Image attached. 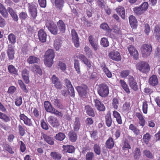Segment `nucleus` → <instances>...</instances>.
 I'll return each instance as SVG.
<instances>
[{
  "mask_svg": "<svg viewBox=\"0 0 160 160\" xmlns=\"http://www.w3.org/2000/svg\"><path fill=\"white\" fill-rule=\"evenodd\" d=\"M32 70L33 72L35 73H38L39 74L41 75L42 73V70L40 67L37 65H34L32 67Z\"/></svg>",
  "mask_w": 160,
  "mask_h": 160,
  "instance_id": "a18cd8bd",
  "label": "nucleus"
},
{
  "mask_svg": "<svg viewBox=\"0 0 160 160\" xmlns=\"http://www.w3.org/2000/svg\"><path fill=\"white\" fill-rule=\"evenodd\" d=\"M130 71L129 70H123L121 72L120 75L122 78H125L130 74Z\"/></svg>",
  "mask_w": 160,
  "mask_h": 160,
  "instance_id": "774afa93",
  "label": "nucleus"
},
{
  "mask_svg": "<svg viewBox=\"0 0 160 160\" xmlns=\"http://www.w3.org/2000/svg\"><path fill=\"white\" fill-rule=\"evenodd\" d=\"M152 50V48L151 45L144 44L141 48V52L143 57H147L149 56Z\"/></svg>",
  "mask_w": 160,
  "mask_h": 160,
  "instance_id": "20e7f679",
  "label": "nucleus"
},
{
  "mask_svg": "<svg viewBox=\"0 0 160 160\" xmlns=\"http://www.w3.org/2000/svg\"><path fill=\"white\" fill-rule=\"evenodd\" d=\"M85 110L87 114L89 116L92 117L95 116L94 111L93 109L89 106L87 105L85 107Z\"/></svg>",
  "mask_w": 160,
  "mask_h": 160,
  "instance_id": "e433bc0d",
  "label": "nucleus"
},
{
  "mask_svg": "<svg viewBox=\"0 0 160 160\" xmlns=\"http://www.w3.org/2000/svg\"><path fill=\"white\" fill-rule=\"evenodd\" d=\"M128 49L131 56H132L136 59L138 58V52L134 46L131 45H129L128 47Z\"/></svg>",
  "mask_w": 160,
  "mask_h": 160,
  "instance_id": "9b49d317",
  "label": "nucleus"
},
{
  "mask_svg": "<svg viewBox=\"0 0 160 160\" xmlns=\"http://www.w3.org/2000/svg\"><path fill=\"white\" fill-rule=\"evenodd\" d=\"M62 148L64 150H67L69 153H72L75 150L74 147L72 145H63Z\"/></svg>",
  "mask_w": 160,
  "mask_h": 160,
  "instance_id": "c03bdc74",
  "label": "nucleus"
},
{
  "mask_svg": "<svg viewBox=\"0 0 160 160\" xmlns=\"http://www.w3.org/2000/svg\"><path fill=\"white\" fill-rule=\"evenodd\" d=\"M105 122L107 126L108 127H110L112 123V120L110 113H108L105 116Z\"/></svg>",
  "mask_w": 160,
  "mask_h": 160,
  "instance_id": "58836bf2",
  "label": "nucleus"
},
{
  "mask_svg": "<svg viewBox=\"0 0 160 160\" xmlns=\"http://www.w3.org/2000/svg\"><path fill=\"white\" fill-rule=\"evenodd\" d=\"M48 120V122L53 127L56 128L59 125L58 119L53 116H51L49 117Z\"/></svg>",
  "mask_w": 160,
  "mask_h": 160,
  "instance_id": "ddd939ff",
  "label": "nucleus"
},
{
  "mask_svg": "<svg viewBox=\"0 0 160 160\" xmlns=\"http://www.w3.org/2000/svg\"><path fill=\"white\" fill-rule=\"evenodd\" d=\"M42 138L48 144L52 145L54 144V141L53 138L47 135L43 134L42 135Z\"/></svg>",
  "mask_w": 160,
  "mask_h": 160,
  "instance_id": "c85d7f7f",
  "label": "nucleus"
},
{
  "mask_svg": "<svg viewBox=\"0 0 160 160\" xmlns=\"http://www.w3.org/2000/svg\"><path fill=\"white\" fill-rule=\"evenodd\" d=\"M128 82L131 88L134 91H136L138 89V86L136 80L132 76H129L128 78Z\"/></svg>",
  "mask_w": 160,
  "mask_h": 160,
  "instance_id": "6e6552de",
  "label": "nucleus"
},
{
  "mask_svg": "<svg viewBox=\"0 0 160 160\" xmlns=\"http://www.w3.org/2000/svg\"><path fill=\"white\" fill-rule=\"evenodd\" d=\"M22 74L25 82L27 84L29 82L28 71L26 69H24L22 72Z\"/></svg>",
  "mask_w": 160,
  "mask_h": 160,
  "instance_id": "5701e85b",
  "label": "nucleus"
},
{
  "mask_svg": "<svg viewBox=\"0 0 160 160\" xmlns=\"http://www.w3.org/2000/svg\"><path fill=\"white\" fill-rule=\"evenodd\" d=\"M58 68L62 71L64 72L67 68V66L65 63L60 61L58 63Z\"/></svg>",
  "mask_w": 160,
  "mask_h": 160,
  "instance_id": "864d4df0",
  "label": "nucleus"
},
{
  "mask_svg": "<svg viewBox=\"0 0 160 160\" xmlns=\"http://www.w3.org/2000/svg\"><path fill=\"white\" fill-rule=\"evenodd\" d=\"M129 129L133 132L136 135H138L140 133V130L133 124H131L129 126Z\"/></svg>",
  "mask_w": 160,
  "mask_h": 160,
  "instance_id": "a19ab883",
  "label": "nucleus"
},
{
  "mask_svg": "<svg viewBox=\"0 0 160 160\" xmlns=\"http://www.w3.org/2000/svg\"><path fill=\"white\" fill-rule=\"evenodd\" d=\"M134 157L135 159L138 158L141 155V152L140 149L138 148H136L133 152Z\"/></svg>",
  "mask_w": 160,
  "mask_h": 160,
  "instance_id": "13d9d810",
  "label": "nucleus"
},
{
  "mask_svg": "<svg viewBox=\"0 0 160 160\" xmlns=\"http://www.w3.org/2000/svg\"><path fill=\"white\" fill-rule=\"evenodd\" d=\"M52 80L53 83L54 84L55 87L58 89L61 88L62 85L58 78L55 75H53L52 78Z\"/></svg>",
  "mask_w": 160,
  "mask_h": 160,
  "instance_id": "f3484780",
  "label": "nucleus"
},
{
  "mask_svg": "<svg viewBox=\"0 0 160 160\" xmlns=\"http://www.w3.org/2000/svg\"><path fill=\"white\" fill-rule=\"evenodd\" d=\"M119 82L122 88L128 94L130 93L128 87L125 81L122 80H120Z\"/></svg>",
  "mask_w": 160,
  "mask_h": 160,
  "instance_id": "cd10ccee",
  "label": "nucleus"
},
{
  "mask_svg": "<svg viewBox=\"0 0 160 160\" xmlns=\"http://www.w3.org/2000/svg\"><path fill=\"white\" fill-rule=\"evenodd\" d=\"M41 125L42 128L46 130L48 129V124L45 122L44 120H42L41 122Z\"/></svg>",
  "mask_w": 160,
  "mask_h": 160,
  "instance_id": "338daca9",
  "label": "nucleus"
},
{
  "mask_svg": "<svg viewBox=\"0 0 160 160\" xmlns=\"http://www.w3.org/2000/svg\"><path fill=\"white\" fill-rule=\"evenodd\" d=\"M51 113L55 114V115L60 117H62L63 114L61 112H59L58 111L56 110L55 108H53L52 110V112H51Z\"/></svg>",
  "mask_w": 160,
  "mask_h": 160,
  "instance_id": "69168bd1",
  "label": "nucleus"
},
{
  "mask_svg": "<svg viewBox=\"0 0 160 160\" xmlns=\"http://www.w3.org/2000/svg\"><path fill=\"white\" fill-rule=\"evenodd\" d=\"M153 33L155 35V38L160 42V25L156 26L153 30Z\"/></svg>",
  "mask_w": 160,
  "mask_h": 160,
  "instance_id": "b1692460",
  "label": "nucleus"
},
{
  "mask_svg": "<svg viewBox=\"0 0 160 160\" xmlns=\"http://www.w3.org/2000/svg\"><path fill=\"white\" fill-rule=\"evenodd\" d=\"M95 153L98 155H100L101 153L100 146L98 144H95L93 147Z\"/></svg>",
  "mask_w": 160,
  "mask_h": 160,
  "instance_id": "603ef678",
  "label": "nucleus"
},
{
  "mask_svg": "<svg viewBox=\"0 0 160 160\" xmlns=\"http://www.w3.org/2000/svg\"><path fill=\"white\" fill-rule=\"evenodd\" d=\"M7 9L13 20L15 21H17L18 20V16L13 9L10 7L8 8Z\"/></svg>",
  "mask_w": 160,
  "mask_h": 160,
  "instance_id": "2f4dec72",
  "label": "nucleus"
},
{
  "mask_svg": "<svg viewBox=\"0 0 160 160\" xmlns=\"http://www.w3.org/2000/svg\"><path fill=\"white\" fill-rule=\"evenodd\" d=\"M113 116L116 119L117 122L119 124H122V122L120 113L115 110L113 111Z\"/></svg>",
  "mask_w": 160,
  "mask_h": 160,
  "instance_id": "c756f323",
  "label": "nucleus"
},
{
  "mask_svg": "<svg viewBox=\"0 0 160 160\" xmlns=\"http://www.w3.org/2000/svg\"><path fill=\"white\" fill-rule=\"evenodd\" d=\"M8 70L10 73L14 74H17V69L12 65H9L8 68Z\"/></svg>",
  "mask_w": 160,
  "mask_h": 160,
  "instance_id": "8fccbe9b",
  "label": "nucleus"
},
{
  "mask_svg": "<svg viewBox=\"0 0 160 160\" xmlns=\"http://www.w3.org/2000/svg\"><path fill=\"white\" fill-rule=\"evenodd\" d=\"M139 7L141 9H142L144 12H145L147 10L148 8V2H144Z\"/></svg>",
  "mask_w": 160,
  "mask_h": 160,
  "instance_id": "0e129e2a",
  "label": "nucleus"
},
{
  "mask_svg": "<svg viewBox=\"0 0 160 160\" xmlns=\"http://www.w3.org/2000/svg\"><path fill=\"white\" fill-rule=\"evenodd\" d=\"M81 126V122L80 119L78 117L75 118V120L73 125V129L75 131H78Z\"/></svg>",
  "mask_w": 160,
  "mask_h": 160,
  "instance_id": "412c9836",
  "label": "nucleus"
},
{
  "mask_svg": "<svg viewBox=\"0 0 160 160\" xmlns=\"http://www.w3.org/2000/svg\"><path fill=\"white\" fill-rule=\"evenodd\" d=\"M7 53L8 58L10 59H13L14 58V51L13 47L12 46H10L7 50Z\"/></svg>",
  "mask_w": 160,
  "mask_h": 160,
  "instance_id": "4be33fe9",
  "label": "nucleus"
},
{
  "mask_svg": "<svg viewBox=\"0 0 160 160\" xmlns=\"http://www.w3.org/2000/svg\"><path fill=\"white\" fill-rule=\"evenodd\" d=\"M68 136L70 140L72 142H75L77 139V135L76 133L72 131L69 132Z\"/></svg>",
  "mask_w": 160,
  "mask_h": 160,
  "instance_id": "4c0bfd02",
  "label": "nucleus"
},
{
  "mask_svg": "<svg viewBox=\"0 0 160 160\" xmlns=\"http://www.w3.org/2000/svg\"><path fill=\"white\" fill-rule=\"evenodd\" d=\"M149 84L152 86H155L157 85L158 80L157 77L155 75H153L151 77L149 80Z\"/></svg>",
  "mask_w": 160,
  "mask_h": 160,
  "instance_id": "393cba45",
  "label": "nucleus"
},
{
  "mask_svg": "<svg viewBox=\"0 0 160 160\" xmlns=\"http://www.w3.org/2000/svg\"><path fill=\"white\" fill-rule=\"evenodd\" d=\"M74 68L77 73L79 75L81 74V69L79 61L77 59L74 60Z\"/></svg>",
  "mask_w": 160,
  "mask_h": 160,
  "instance_id": "72a5a7b5",
  "label": "nucleus"
},
{
  "mask_svg": "<svg viewBox=\"0 0 160 160\" xmlns=\"http://www.w3.org/2000/svg\"><path fill=\"white\" fill-rule=\"evenodd\" d=\"M28 5L29 10L32 18L34 19L37 16V8L38 6V5L37 3H29Z\"/></svg>",
  "mask_w": 160,
  "mask_h": 160,
  "instance_id": "39448f33",
  "label": "nucleus"
},
{
  "mask_svg": "<svg viewBox=\"0 0 160 160\" xmlns=\"http://www.w3.org/2000/svg\"><path fill=\"white\" fill-rule=\"evenodd\" d=\"M57 28L61 33H63L65 32L66 25L62 20H60L57 22Z\"/></svg>",
  "mask_w": 160,
  "mask_h": 160,
  "instance_id": "a211bd4d",
  "label": "nucleus"
},
{
  "mask_svg": "<svg viewBox=\"0 0 160 160\" xmlns=\"http://www.w3.org/2000/svg\"><path fill=\"white\" fill-rule=\"evenodd\" d=\"M98 92L99 95L101 97H106L109 93L108 87L105 84H100L98 86Z\"/></svg>",
  "mask_w": 160,
  "mask_h": 160,
  "instance_id": "7ed1b4c3",
  "label": "nucleus"
},
{
  "mask_svg": "<svg viewBox=\"0 0 160 160\" xmlns=\"http://www.w3.org/2000/svg\"><path fill=\"white\" fill-rule=\"evenodd\" d=\"M21 120H23L24 123L28 126H31L32 125V123L31 119L28 118L23 114H21L19 115Z\"/></svg>",
  "mask_w": 160,
  "mask_h": 160,
  "instance_id": "4468645a",
  "label": "nucleus"
},
{
  "mask_svg": "<svg viewBox=\"0 0 160 160\" xmlns=\"http://www.w3.org/2000/svg\"><path fill=\"white\" fill-rule=\"evenodd\" d=\"M136 69L143 73H147L150 70V67L148 63L144 61H140L136 65Z\"/></svg>",
  "mask_w": 160,
  "mask_h": 160,
  "instance_id": "f03ea898",
  "label": "nucleus"
},
{
  "mask_svg": "<svg viewBox=\"0 0 160 160\" xmlns=\"http://www.w3.org/2000/svg\"><path fill=\"white\" fill-rule=\"evenodd\" d=\"M100 27L108 32H110L111 31V30L109 28L108 25L106 23H102L100 25Z\"/></svg>",
  "mask_w": 160,
  "mask_h": 160,
  "instance_id": "bf43d9fd",
  "label": "nucleus"
},
{
  "mask_svg": "<svg viewBox=\"0 0 160 160\" xmlns=\"http://www.w3.org/2000/svg\"><path fill=\"white\" fill-rule=\"evenodd\" d=\"M54 56V51L52 49H48L46 52L44 57V61L47 66L50 67L52 66Z\"/></svg>",
  "mask_w": 160,
  "mask_h": 160,
  "instance_id": "f257e3e1",
  "label": "nucleus"
},
{
  "mask_svg": "<svg viewBox=\"0 0 160 160\" xmlns=\"http://www.w3.org/2000/svg\"><path fill=\"white\" fill-rule=\"evenodd\" d=\"M105 144L106 146V147L108 148H112L114 145V142L112 138L111 137L109 138L107 140Z\"/></svg>",
  "mask_w": 160,
  "mask_h": 160,
  "instance_id": "473e14b6",
  "label": "nucleus"
},
{
  "mask_svg": "<svg viewBox=\"0 0 160 160\" xmlns=\"http://www.w3.org/2000/svg\"><path fill=\"white\" fill-rule=\"evenodd\" d=\"M108 56L111 59L116 61H120L121 59L120 54L117 51H113L111 52Z\"/></svg>",
  "mask_w": 160,
  "mask_h": 160,
  "instance_id": "9d476101",
  "label": "nucleus"
},
{
  "mask_svg": "<svg viewBox=\"0 0 160 160\" xmlns=\"http://www.w3.org/2000/svg\"><path fill=\"white\" fill-rule=\"evenodd\" d=\"M39 59L37 57L33 56H30L27 60V62L29 64H32L38 63L39 61Z\"/></svg>",
  "mask_w": 160,
  "mask_h": 160,
  "instance_id": "7c9ffc66",
  "label": "nucleus"
},
{
  "mask_svg": "<svg viewBox=\"0 0 160 160\" xmlns=\"http://www.w3.org/2000/svg\"><path fill=\"white\" fill-rule=\"evenodd\" d=\"M119 104L118 99L117 98H114L112 100V105L115 109H117Z\"/></svg>",
  "mask_w": 160,
  "mask_h": 160,
  "instance_id": "09e8293b",
  "label": "nucleus"
},
{
  "mask_svg": "<svg viewBox=\"0 0 160 160\" xmlns=\"http://www.w3.org/2000/svg\"><path fill=\"white\" fill-rule=\"evenodd\" d=\"M117 12L121 16L122 19H124L125 16V11L124 8L122 6H119L116 9Z\"/></svg>",
  "mask_w": 160,
  "mask_h": 160,
  "instance_id": "a878e982",
  "label": "nucleus"
},
{
  "mask_svg": "<svg viewBox=\"0 0 160 160\" xmlns=\"http://www.w3.org/2000/svg\"><path fill=\"white\" fill-rule=\"evenodd\" d=\"M65 82L68 88L69 94L72 97H74L75 96L74 90L70 81L67 79H65Z\"/></svg>",
  "mask_w": 160,
  "mask_h": 160,
  "instance_id": "1a4fd4ad",
  "label": "nucleus"
},
{
  "mask_svg": "<svg viewBox=\"0 0 160 160\" xmlns=\"http://www.w3.org/2000/svg\"><path fill=\"white\" fill-rule=\"evenodd\" d=\"M94 102L95 107L98 110L101 111H103L105 110V107L104 105L98 100L95 99L94 100Z\"/></svg>",
  "mask_w": 160,
  "mask_h": 160,
  "instance_id": "dca6fc26",
  "label": "nucleus"
},
{
  "mask_svg": "<svg viewBox=\"0 0 160 160\" xmlns=\"http://www.w3.org/2000/svg\"><path fill=\"white\" fill-rule=\"evenodd\" d=\"M76 89L80 97H86L88 90V88L86 85H83L80 86H78Z\"/></svg>",
  "mask_w": 160,
  "mask_h": 160,
  "instance_id": "0eeeda50",
  "label": "nucleus"
},
{
  "mask_svg": "<svg viewBox=\"0 0 160 160\" xmlns=\"http://www.w3.org/2000/svg\"><path fill=\"white\" fill-rule=\"evenodd\" d=\"M102 70L103 72L105 73L106 75L108 78H111L112 77V74L111 72L106 67H103Z\"/></svg>",
  "mask_w": 160,
  "mask_h": 160,
  "instance_id": "4d7b16f0",
  "label": "nucleus"
},
{
  "mask_svg": "<svg viewBox=\"0 0 160 160\" xmlns=\"http://www.w3.org/2000/svg\"><path fill=\"white\" fill-rule=\"evenodd\" d=\"M62 42L59 39H57L54 41V47L57 50H58L61 47Z\"/></svg>",
  "mask_w": 160,
  "mask_h": 160,
  "instance_id": "c9c22d12",
  "label": "nucleus"
},
{
  "mask_svg": "<svg viewBox=\"0 0 160 160\" xmlns=\"http://www.w3.org/2000/svg\"><path fill=\"white\" fill-rule=\"evenodd\" d=\"M18 83L19 84L21 88L24 92L26 93H27L28 92V90L27 88L26 85L21 80H18Z\"/></svg>",
  "mask_w": 160,
  "mask_h": 160,
  "instance_id": "79ce46f5",
  "label": "nucleus"
},
{
  "mask_svg": "<svg viewBox=\"0 0 160 160\" xmlns=\"http://www.w3.org/2000/svg\"><path fill=\"white\" fill-rule=\"evenodd\" d=\"M8 39L9 42L14 44L16 42V36L12 33L10 34L8 37Z\"/></svg>",
  "mask_w": 160,
  "mask_h": 160,
  "instance_id": "3c124183",
  "label": "nucleus"
},
{
  "mask_svg": "<svg viewBox=\"0 0 160 160\" xmlns=\"http://www.w3.org/2000/svg\"><path fill=\"white\" fill-rule=\"evenodd\" d=\"M20 145V149L22 152H24L26 150V146L25 144L22 141H20L19 142Z\"/></svg>",
  "mask_w": 160,
  "mask_h": 160,
  "instance_id": "680f3d73",
  "label": "nucleus"
},
{
  "mask_svg": "<svg viewBox=\"0 0 160 160\" xmlns=\"http://www.w3.org/2000/svg\"><path fill=\"white\" fill-rule=\"evenodd\" d=\"M38 36L39 40L42 42H45L47 38V34L42 29L40 30L38 33Z\"/></svg>",
  "mask_w": 160,
  "mask_h": 160,
  "instance_id": "6ab92c4d",
  "label": "nucleus"
},
{
  "mask_svg": "<svg viewBox=\"0 0 160 160\" xmlns=\"http://www.w3.org/2000/svg\"><path fill=\"white\" fill-rule=\"evenodd\" d=\"M133 10L134 13L137 15H140L145 12L140 7L134 8Z\"/></svg>",
  "mask_w": 160,
  "mask_h": 160,
  "instance_id": "de8ad7c7",
  "label": "nucleus"
},
{
  "mask_svg": "<svg viewBox=\"0 0 160 160\" xmlns=\"http://www.w3.org/2000/svg\"><path fill=\"white\" fill-rule=\"evenodd\" d=\"M100 42L101 45L105 47H107L109 45V42L106 38H102Z\"/></svg>",
  "mask_w": 160,
  "mask_h": 160,
  "instance_id": "6e6d98bb",
  "label": "nucleus"
},
{
  "mask_svg": "<svg viewBox=\"0 0 160 160\" xmlns=\"http://www.w3.org/2000/svg\"><path fill=\"white\" fill-rule=\"evenodd\" d=\"M130 24L133 28H136L137 26V21L135 17L133 15H131L129 18Z\"/></svg>",
  "mask_w": 160,
  "mask_h": 160,
  "instance_id": "aec40b11",
  "label": "nucleus"
},
{
  "mask_svg": "<svg viewBox=\"0 0 160 160\" xmlns=\"http://www.w3.org/2000/svg\"><path fill=\"white\" fill-rule=\"evenodd\" d=\"M143 154L144 156H145L148 158L152 159L153 157V155L152 153L150 151L147 149L143 151Z\"/></svg>",
  "mask_w": 160,
  "mask_h": 160,
  "instance_id": "49530a36",
  "label": "nucleus"
},
{
  "mask_svg": "<svg viewBox=\"0 0 160 160\" xmlns=\"http://www.w3.org/2000/svg\"><path fill=\"white\" fill-rule=\"evenodd\" d=\"M94 156L93 153L89 152H87L86 155V160H92Z\"/></svg>",
  "mask_w": 160,
  "mask_h": 160,
  "instance_id": "052dcab7",
  "label": "nucleus"
},
{
  "mask_svg": "<svg viewBox=\"0 0 160 160\" xmlns=\"http://www.w3.org/2000/svg\"><path fill=\"white\" fill-rule=\"evenodd\" d=\"M66 137L65 134L62 132H59L56 134L55 136V138L58 140L62 141L64 140Z\"/></svg>",
  "mask_w": 160,
  "mask_h": 160,
  "instance_id": "37998d69",
  "label": "nucleus"
},
{
  "mask_svg": "<svg viewBox=\"0 0 160 160\" xmlns=\"http://www.w3.org/2000/svg\"><path fill=\"white\" fill-rule=\"evenodd\" d=\"M51 102L56 107L60 109H63L64 107L60 102L59 100L56 97H51Z\"/></svg>",
  "mask_w": 160,
  "mask_h": 160,
  "instance_id": "2eb2a0df",
  "label": "nucleus"
},
{
  "mask_svg": "<svg viewBox=\"0 0 160 160\" xmlns=\"http://www.w3.org/2000/svg\"><path fill=\"white\" fill-rule=\"evenodd\" d=\"M50 156L53 159L57 160L60 159L62 157L60 154L55 152H51Z\"/></svg>",
  "mask_w": 160,
  "mask_h": 160,
  "instance_id": "ea45409f",
  "label": "nucleus"
},
{
  "mask_svg": "<svg viewBox=\"0 0 160 160\" xmlns=\"http://www.w3.org/2000/svg\"><path fill=\"white\" fill-rule=\"evenodd\" d=\"M64 3L63 0H55V6L58 9L61 10L64 6Z\"/></svg>",
  "mask_w": 160,
  "mask_h": 160,
  "instance_id": "bb28decb",
  "label": "nucleus"
},
{
  "mask_svg": "<svg viewBox=\"0 0 160 160\" xmlns=\"http://www.w3.org/2000/svg\"><path fill=\"white\" fill-rule=\"evenodd\" d=\"M0 13L4 18H7L8 15V11L5 8L1 10L0 11Z\"/></svg>",
  "mask_w": 160,
  "mask_h": 160,
  "instance_id": "e2e57ef3",
  "label": "nucleus"
},
{
  "mask_svg": "<svg viewBox=\"0 0 160 160\" xmlns=\"http://www.w3.org/2000/svg\"><path fill=\"white\" fill-rule=\"evenodd\" d=\"M44 106L46 111L49 112H52V110L54 108L52 106L50 103L48 101H45L44 102Z\"/></svg>",
  "mask_w": 160,
  "mask_h": 160,
  "instance_id": "f704fd0d",
  "label": "nucleus"
},
{
  "mask_svg": "<svg viewBox=\"0 0 160 160\" xmlns=\"http://www.w3.org/2000/svg\"><path fill=\"white\" fill-rule=\"evenodd\" d=\"M72 39L75 46L78 48L79 46V42L78 35L74 29H72L71 31Z\"/></svg>",
  "mask_w": 160,
  "mask_h": 160,
  "instance_id": "f8f14e48",
  "label": "nucleus"
},
{
  "mask_svg": "<svg viewBox=\"0 0 160 160\" xmlns=\"http://www.w3.org/2000/svg\"><path fill=\"white\" fill-rule=\"evenodd\" d=\"M46 25L48 30L52 34L55 35L58 33V28L57 26L52 21H48Z\"/></svg>",
  "mask_w": 160,
  "mask_h": 160,
  "instance_id": "423d86ee",
  "label": "nucleus"
},
{
  "mask_svg": "<svg viewBox=\"0 0 160 160\" xmlns=\"http://www.w3.org/2000/svg\"><path fill=\"white\" fill-rule=\"evenodd\" d=\"M143 139L144 142L146 144H148L150 140L151 135L149 133L147 132L143 136Z\"/></svg>",
  "mask_w": 160,
  "mask_h": 160,
  "instance_id": "5fc2aeb1",
  "label": "nucleus"
}]
</instances>
